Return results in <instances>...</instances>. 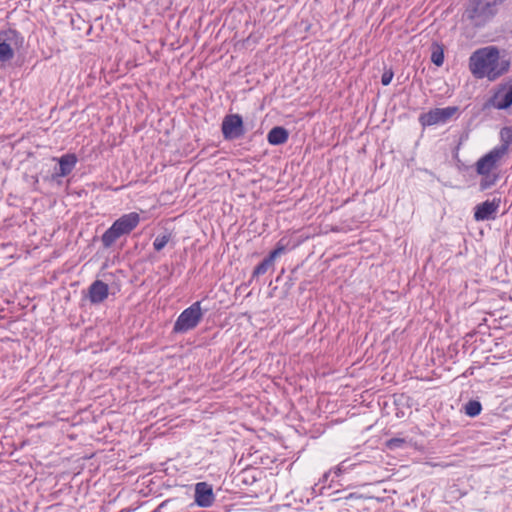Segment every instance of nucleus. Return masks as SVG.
<instances>
[{
	"label": "nucleus",
	"mask_w": 512,
	"mask_h": 512,
	"mask_svg": "<svg viewBox=\"0 0 512 512\" xmlns=\"http://www.w3.org/2000/svg\"><path fill=\"white\" fill-rule=\"evenodd\" d=\"M510 68V62L500 58L497 47L487 46L474 51L469 58V69L478 79H498Z\"/></svg>",
	"instance_id": "obj_1"
},
{
	"label": "nucleus",
	"mask_w": 512,
	"mask_h": 512,
	"mask_svg": "<svg viewBox=\"0 0 512 512\" xmlns=\"http://www.w3.org/2000/svg\"><path fill=\"white\" fill-rule=\"evenodd\" d=\"M497 4L496 0H469L463 17L474 27H483L496 15Z\"/></svg>",
	"instance_id": "obj_2"
},
{
	"label": "nucleus",
	"mask_w": 512,
	"mask_h": 512,
	"mask_svg": "<svg viewBox=\"0 0 512 512\" xmlns=\"http://www.w3.org/2000/svg\"><path fill=\"white\" fill-rule=\"evenodd\" d=\"M202 317L201 301H196L180 313L174 323L173 332L185 333L194 329L200 323Z\"/></svg>",
	"instance_id": "obj_3"
},
{
	"label": "nucleus",
	"mask_w": 512,
	"mask_h": 512,
	"mask_svg": "<svg viewBox=\"0 0 512 512\" xmlns=\"http://www.w3.org/2000/svg\"><path fill=\"white\" fill-rule=\"evenodd\" d=\"M223 138L232 141L243 137L246 133L243 118L240 114H227L221 123Z\"/></svg>",
	"instance_id": "obj_4"
},
{
	"label": "nucleus",
	"mask_w": 512,
	"mask_h": 512,
	"mask_svg": "<svg viewBox=\"0 0 512 512\" xmlns=\"http://www.w3.org/2000/svg\"><path fill=\"white\" fill-rule=\"evenodd\" d=\"M458 111L456 106L433 108L419 116V123L423 126H433L447 123Z\"/></svg>",
	"instance_id": "obj_5"
},
{
	"label": "nucleus",
	"mask_w": 512,
	"mask_h": 512,
	"mask_svg": "<svg viewBox=\"0 0 512 512\" xmlns=\"http://www.w3.org/2000/svg\"><path fill=\"white\" fill-rule=\"evenodd\" d=\"M501 199L493 198L478 204L474 208V219L476 221L493 220L496 218V213L500 207Z\"/></svg>",
	"instance_id": "obj_6"
},
{
	"label": "nucleus",
	"mask_w": 512,
	"mask_h": 512,
	"mask_svg": "<svg viewBox=\"0 0 512 512\" xmlns=\"http://www.w3.org/2000/svg\"><path fill=\"white\" fill-rule=\"evenodd\" d=\"M503 151H504V148L502 150L492 149L487 154L482 156L476 162L477 174L492 173V171L497 168L498 162L500 161V159L503 157Z\"/></svg>",
	"instance_id": "obj_7"
},
{
	"label": "nucleus",
	"mask_w": 512,
	"mask_h": 512,
	"mask_svg": "<svg viewBox=\"0 0 512 512\" xmlns=\"http://www.w3.org/2000/svg\"><path fill=\"white\" fill-rule=\"evenodd\" d=\"M262 450H247V453H242L238 465L242 467V469H247L253 467L255 465H265L269 466L275 461V458H271L269 456H263L260 454Z\"/></svg>",
	"instance_id": "obj_8"
},
{
	"label": "nucleus",
	"mask_w": 512,
	"mask_h": 512,
	"mask_svg": "<svg viewBox=\"0 0 512 512\" xmlns=\"http://www.w3.org/2000/svg\"><path fill=\"white\" fill-rule=\"evenodd\" d=\"M194 501L201 508L212 506L215 501L212 485L206 482L197 483L195 485Z\"/></svg>",
	"instance_id": "obj_9"
},
{
	"label": "nucleus",
	"mask_w": 512,
	"mask_h": 512,
	"mask_svg": "<svg viewBox=\"0 0 512 512\" xmlns=\"http://www.w3.org/2000/svg\"><path fill=\"white\" fill-rule=\"evenodd\" d=\"M376 457H364L363 453L358 452L354 454L352 457H349L343 460L338 466L335 467L334 473L336 476L341 475L342 473L353 469L356 466L362 465L364 463H377Z\"/></svg>",
	"instance_id": "obj_10"
},
{
	"label": "nucleus",
	"mask_w": 512,
	"mask_h": 512,
	"mask_svg": "<svg viewBox=\"0 0 512 512\" xmlns=\"http://www.w3.org/2000/svg\"><path fill=\"white\" fill-rule=\"evenodd\" d=\"M58 161L59 166L54 168L52 178L66 177L68 176L77 164V156L74 153H67L62 155L60 158H54Z\"/></svg>",
	"instance_id": "obj_11"
},
{
	"label": "nucleus",
	"mask_w": 512,
	"mask_h": 512,
	"mask_svg": "<svg viewBox=\"0 0 512 512\" xmlns=\"http://www.w3.org/2000/svg\"><path fill=\"white\" fill-rule=\"evenodd\" d=\"M108 295L109 287L105 282L101 280H95L88 288L87 297L91 304L96 305L102 303L105 299H107Z\"/></svg>",
	"instance_id": "obj_12"
},
{
	"label": "nucleus",
	"mask_w": 512,
	"mask_h": 512,
	"mask_svg": "<svg viewBox=\"0 0 512 512\" xmlns=\"http://www.w3.org/2000/svg\"><path fill=\"white\" fill-rule=\"evenodd\" d=\"M496 109L505 110L512 105V84L498 90L489 100Z\"/></svg>",
	"instance_id": "obj_13"
},
{
	"label": "nucleus",
	"mask_w": 512,
	"mask_h": 512,
	"mask_svg": "<svg viewBox=\"0 0 512 512\" xmlns=\"http://www.w3.org/2000/svg\"><path fill=\"white\" fill-rule=\"evenodd\" d=\"M113 223L120 227L121 231L127 236L129 235L140 223V215L136 212L124 214L115 220Z\"/></svg>",
	"instance_id": "obj_14"
},
{
	"label": "nucleus",
	"mask_w": 512,
	"mask_h": 512,
	"mask_svg": "<svg viewBox=\"0 0 512 512\" xmlns=\"http://www.w3.org/2000/svg\"><path fill=\"white\" fill-rule=\"evenodd\" d=\"M0 38L2 41L9 44L14 51L22 48L24 44V37L17 30L12 28L1 31Z\"/></svg>",
	"instance_id": "obj_15"
},
{
	"label": "nucleus",
	"mask_w": 512,
	"mask_h": 512,
	"mask_svg": "<svg viewBox=\"0 0 512 512\" xmlns=\"http://www.w3.org/2000/svg\"><path fill=\"white\" fill-rule=\"evenodd\" d=\"M126 236L120 227L113 223L101 236V243L104 249L111 248L118 239Z\"/></svg>",
	"instance_id": "obj_16"
},
{
	"label": "nucleus",
	"mask_w": 512,
	"mask_h": 512,
	"mask_svg": "<svg viewBox=\"0 0 512 512\" xmlns=\"http://www.w3.org/2000/svg\"><path fill=\"white\" fill-rule=\"evenodd\" d=\"M289 138V132L282 126L273 127L267 134V141L270 145L278 146L286 143Z\"/></svg>",
	"instance_id": "obj_17"
},
{
	"label": "nucleus",
	"mask_w": 512,
	"mask_h": 512,
	"mask_svg": "<svg viewBox=\"0 0 512 512\" xmlns=\"http://www.w3.org/2000/svg\"><path fill=\"white\" fill-rule=\"evenodd\" d=\"M431 62L437 67H441L444 63V45L433 42L431 45Z\"/></svg>",
	"instance_id": "obj_18"
},
{
	"label": "nucleus",
	"mask_w": 512,
	"mask_h": 512,
	"mask_svg": "<svg viewBox=\"0 0 512 512\" xmlns=\"http://www.w3.org/2000/svg\"><path fill=\"white\" fill-rule=\"evenodd\" d=\"M274 259L271 258L269 255L267 257H265L262 262H260L253 270L252 272V277H251V280H250V283L252 282V280L254 278H257L261 275H264L268 270L269 268L273 267L274 265Z\"/></svg>",
	"instance_id": "obj_19"
},
{
	"label": "nucleus",
	"mask_w": 512,
	"mask_h": 512,
	"mask_svg": "<svg viewBox=\"0 0 512 512\" xmlns=\"http://www.w3.org/2000/svg\"><path fill=\"white\" fill-rule=\"evenodd\" d=\"M501 145L495 147V150H502L503 156L508 152L509 145L512 143V127H503L500 131Z\"/></svg>",
	"instance_id": "obj_20"
},
{
	"label": "nucleus",
	"mask_w": 512,
	"mask_h": 512,
	"mask_svg": "<svg viewBox=\"0 0 512 512\" xmlns=\"http://www.w3.org/2000/svg\"><path fill=\"white\" fill-rule=\"evenodd\" d=\"M482 176L479 188L480 191H485L493 187L496 182L499 180V174L498 173H488V174H480Z\"/></svg>",
	"instance_id": "obj_21"
},
{
	"label": "nucleus",
	"mask_w": 512,
	"mask_h": 512,
	"mask_svg": "<svg viewBox=\"0 0 512 512\" xmlns=\"http://www.w3.org/2000/svg\"><path fill=\"white\" fill-rule=\"evenodd\" d=\"M482 411V405L478 400H470L464 406V412L469 417H476Z\"/></svg>",
	"instance_id": "obj_22"
},
{
	"label": "nucleus",
	"mask_w": 512,
	"mask_h": 512,
	"mask_svg": "<svg viewBox=\"0 0 512 512\" xmlns=\"http://www.w3.org/2000/svg\"><path fill=\"white\" fill-rule=\"evenodd\" d=\"M14 50L0 38V61L5 63L14 58Z\"/></svg>",
	"instance_id": "obj_23"
},
{
	"label": "nucleus",
	"mask_w": 512,
	"mask_h": 512,
	"mask_svg": "<svg viewBox=\"0 0 512 512\" xmlns=\"http://www.w3.org/2000/svg\"><path fill=\"white\" fill-rule=\"evenodd\" d=\"M171 237L169 232L157 235L153 242V248L158 252L161 251L169 243Z\"/></svg>",
	"instance_id": "obj_24"
},
{
	"label": "nucleus",
	"mask_w": 512,
	"mask_h": 512,
	"mask_svg": "<svg viewBox=\"0 0 512 512\" xmlns=\"http://www.w3.org/2000/svg\"><path fill=\"white\" fill-rule=\"evenodd\" d=\"M289 241L285 238H281L277 243L275 248L269 253V256L274 260L280 255L284 254L287 250Z\"/></svg>",
	"instance_id": "obj_25"
},
{
	"label": "nucleus",
	"mask_w": 512,
	"mask_h": 512,
	"mask_svg": "<svg viewBox=\"0 0 512 512\" xmlns=\"http://www.w3.org/2000/svg\"><path fill=\"white\" fill-rule=\"evenodd\" d=\"M386 445L391 448L393 446H401V445L413 446L414 444L411 442V439H408L407 437H402L399 435L397 437H393V438H390L389 440H387Z\"/></svg>",
	"instance_id": "obj_26"
},
{
	"label": "nucleus",
	"mask_w": 512,
	"mask_h": 512,
	"mask_svg": "<svg viewBox=\"0 0 512 512\" xmlns=\"http://www.w3.org/2000/svg\"><path fill=\"white\" fill-rule=\"evenodd\" d=\"M394 73L391 69L384 71V73L381 76V83L384 86H387L391 83L393 79Z\"/></svg>",
	"instance_id": "obj_27"
},
{
	"label": "nucleus",
	"mask_w": 512,
	"mask_h": 512,
	"mask_svg": "<svg viewBox=\"0 0 512 512\" xmlns=\"http://www.w3.org/2000/svg\"><path fill=\"white\" fill-rule=\"evenodd\" d=\"M169 502H171V499L164 500L152 512H162L163 508L166 507Z\"/></svg>",
	"instance_id": "obj_28"
},
{
	"label": "nucleus",
	"mask_w": 512,
	"mask_h": 512,
	"mask_svg": "<svg viewBox=\"0 0 512 512\" xmlns=\"http://www.w3.org/2000/svg\"><path fill=\"white\" fill-rule=\"evenodd\" d=\"M431 466H440V467H443V468H446V467H450V466H453L454 463L453 462H447V461H442V462H439V463H430Z\"/></svg>",
	"instance_id": "obj_29"
},
{
	"label": "nucleus",
	"mask_w": 512,
	"mask_h": 512,
	"mask_svg": "<svg viewBox=\"0 0 512 512\" xmlns=\"http://www.w3.org/2000/svg\"><path fill=\"white\" fill-rule=\"evenodd\" d=\"M330 473H331V471L325 472L323 474L322 478L320 479V482H326L329 478Z\"/></svg>",
	"instance_id": "obj_30"
},
{
	"label": "nucleus",
	"mask_w": 512,
	"mask_h": 512,
	"mask_svg": "<svg viewBox=\"0 0 512 512\" xmlns=\"http://www.w3.org/2000/svg\"><path fill=\"white\" fill-rule=\"evenodd\" d=\"M361 496L357 495L356 493H350L348 496H346L345 498L348 500V499H354V498H360Z\"/></svg>",
	"instance_id": "obj_31"
},
{
	"label": "nucleus",
	"mask_w": 512,
	"mask_h": 512,
	"mask_svg": "<svg viewBox=\"0 0 512 512\" xmlns=\"http://www.w3.org/2000/svg\"><path fill=\"white\" fill-rule=\"evenodd\" d=\"M6 455H7L8 457H13L14 452H12V451H11V452H9V453H1V454H0V457H4V456H6Z\"/></svg>",
	"instance_id": "obj_32"
},
{
	"label": "nucleus",
	"mask_w": 512,
	"mask_h": 512,
	"mask_svg": "<svg viewBox=\"0 0 512 512\" xmlns=\"http://www.w3.org/2000/svg\"><path fill=\"white\" fill-rule=\"evenodd\" d=\"M134 509L132 508H123L119 512H132Z\"/></svg>",
	"instance_id": "obj_33"
},
{
	"label": "nucleus",
	"mask_w": 512,
	"mask_h": 512,
	"mask_svg": "<svg viewBox=\"0 0 512 512\" xmlns=\"http://www.w3.org/2000/svg\"><path fill=\"white\" fill-rule=\"evenodd\" d=\"M92 457H93V454H91V455H89V456H88V455H85V456H83L82 458H84V459H90V458H92Z\"/></svg>",
	"instance_id": "obj_34"
},
{
	"label": "nucleus",
	"mask_w": 512,
	"mask_h": 512,
	"mask_svg": "<svg viewBox=\"0 0 512 512\" xmlns=\"http://www.w3.org/2000/svg\"><path fill=\"white\" fill-rule=\"evenodd\" d=\"M0 461H6L9 462V459L4 460L3 457H0Z\"/></svg>",
	"instance_id": "obj_35"
}]
</instances>
